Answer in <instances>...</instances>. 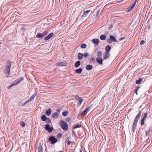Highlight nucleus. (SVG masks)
<instances>
[{"label": "nucleus", "mask_w": 152, "mask_h": 152, "mask_svg": "<svg viewBox=\"0 0 152 152\" xmlns=\"http://www.w3.org/2000/svg\"><path fill=\"white\" fill-rule=\"evenodd\" d=\"M45 129L46 130L48 131L49 133L51 132L53 129V128L50 127L49 125L48 124H46L45 125Z\"/></svg>", "instance_id": "0eeeda50"}, {"label": "nucleus", "mask_w": 152, "mask_h": 152, "mask_svg": "<svg viewBox=\"0 0 152 152\" xmlns=\"http://www.w3.org/2000/svg\"><path fill=\"white\" fill-rule=\"evenodd\" d=\"M59 125L61 127L64 131H66L68 129V125L65 121L61 120L59 122Z\"/></svg>", "instance_id": "f03ea898"}, {"label": "nucleus", "mask_w": 152, "mask_h": 152, "mask_svg": "<svg viewBox=\"0 0 152 152\" xmlns=\"http://www.w3.org/2000/svg\"><path fill=\"white\" fill-rule=\"evenodd\" d=\"M91 42L94 44L95 46H97L99 44V41L98 39H92Z\"/></svg>", "instance_id": "6e6552de"}, {"label": "nucleus", "mask_w": 152, "mask_h": 152, "mask_svg": "<svg viewBox=\"0 0 152 152\" xmlns=\"http://www.w3.org/2000/svg\"><path fill=\"white\" fill-rule=\"evenodd\" d=\"M102 55V52L101 51H98L97 53V58H102L101 57Z\"/></svg>", "instance_id": "4be33fe9"}, {"label": "nucleus", "mask_w": 152, "mask_h": 152, "mask_svg": "<svg viewBox=\"0 0 152 152\" xmlns=\"http://www.w3.org/2000/svg\"><path fill=\"white\" fill-rule=\"evenodd\" d=\"M23 79H24L23 77H21L20 78V79H19V80H20L21 81L22 80H23Z\"/></svg>", "instance_id": "6e6d98bb"}, {"label": "nucleus", "mask_w": 152, "mask_h": 152, "mask_svg": "<svg viewBox=\"0 0 152 152\" xmlns=\"http://www.w3.org/2000/svg\"><path fill=\"white\" fill-rule=\"evenodd\" d=\"M4 73L5 74L7 75H6V77H8L10 74V69L5 67V69L4 70Z\"/></svg>", "instance_id": "9d476101"}, {"label": "nucleus", "mask_w": 152, "mask_h": 152, "mask_svg": "<svg viewBox=\"0 0 152 152\" xmlns=\"http://www.w3.org/2000/svg\"><path fill=\"white\" fill-rule=\"evenodd\" d=\"M90 60L91 61L95 62V59L94 57H92L90 59Z\"/></svg>", "instance_id": "a18cd8bd"}, {"label": "nucleus", "mask_w": 152, "mask_h": 152, "mask_svg": "<svg viewBox=\"0 0 152 152\" xmlns=\"http://www.w3.org/2000/svg\"><path fill=\"white\" fill-rule=\"evenodd\" d=\"M100 10H98V11L97 12V14H96V15H97V16L98 15H100L102 13V12H100Z\"/></svg>", "instance_id": "37998d69"}, {"label": "nucleus", "mask_w": 152, "mask_h": 152, "mask_svg": "<svg viewBox=\"0 0 152 152\" xmlns=\"http://www.w3.org/2000/svg\"><path fill=\"white\" fill-rule=\"evenodd\" d=\"M31 100L30 99H28L27 100H26L25 102V103L24 104H23V105H22V106H23L24 105H25L26 104H27V103H28V102H30L31 101Z\"/></svg>", "instance_id": "c9c22d12"}, {"label": "nucleus", "mask_w": 152, "mask_h": 152, "mask_svg": "<svg viewBox=\"0 0 152 152\" xmlns=\"http://www.w3.org/2000/svg\"><path fill=\"white\" fill-rule=\"evenodd\" d=\"M81 126L82 125L81 124L75 125L73 127V129H75L77 128H80L81 127Z\"/></svg>", "instance_id": "7c9ffc66"}, {"label": "nucleus", "mask_w": 152, "mask_h": 152, "mask_svg": "<svg viewBox=\"0 0 152 152\" xmlns=\"http://www.w3.org/2000/svg\"><path fill=\"white\" fill-rule=\"evenodd\" d=\"M62 135V134L61 133H59L57 135V137L58 138H60L61 137Z\"/></svg>", "instance_id": "e433bc0d"}, {"label": "nucleus", "mask_w": 152, "mask_h": 152, "mask_svg": "<svg viewBox=\"0 0 152 152\" xmlns=\"http://www.w3.org/2000/svg\"><path fill=\"white\" fill-rule=\"evenodd\" d=\"M93 68V66L91 65H88L86 66V69L88 71L91 70Z\"/></svg>", "instance_id": "f3484780"}, {"label": "nucleus", "mask_w": 152, "mask_h": 152, "mask_svg": "<svg viewBox=\"0 0 152 152\" xmlns=\"http://www.w3.org/2000/svg\"><path fill=\"white\" fill-rule=\"evenodd\" d=\"M82 70L83 69L82 68H80L76 69L75 71V72L76 73L80 74L82 72Z\"/></svg>", "instance_id": "393cba45"}, {"label": "nucleus", "mask_w": 152, "mask_h": 152, "mask_svg": "<svg viewBox=\"0 0 152 152\" xmlns=\"http://www.w3.org/2000/svg\"><path fill=\"white\" fill-rule=\"evenodd\" d=\"M141 120H142V121H145V120H146V118H144L143 117Z\"/></svg>", "instance_id": "5fc2aeb1"}, {"label": "nucleus", "mask_w": 152, "mask_h": 152, "mask_svg": "<svg viewBox=\"0 0 152 152\" xmlns=\"http://www.w3.org/2000/svg\"><path fill=\"white\" fill-rule=\"evenodd\" d=\"M48 31H45L42 33H38L36 36V37L38 38L43 39L47 35Z\"/></svg>", "instance_id": "20e7f679"}, {"label": "nucleus", "mask_w": 152, "mask_h": 152, "mask_svg": "<svg viewBox=\"0 0 152 152\" xmlns=\"http://www.w3.org/2000/svg\"><path fill=\"white\" fill-rule=\"evenodd\" d=\"M111 49V47L110 46L107 45L106 47L105 50L106 52L108 53L109 52Z\"/></svg>", "instance_id": "b1692460"}, {"label": "nucleus", "mask_w": 152, "mask_h": 152, "mask_svg": "<svg viewBox=\"0 0 152 152\" xmlns=\"http://www.w3.org/2000/svg\"><path fill=\"white\" fill-rule=\"evenodd\" d=\"M47 118V117L45 115H42L41 117V120L43 121H46Z\"/></svg>", "instance_id": "a878e982"}, {"label": "nucleus", "mask_w": 152, "mask_h": 152, "mask_svg": "<svg viewBox=\"0 0 152 152\" xmlns=\"http://www.w3.org/2000/svg\"><path fill=\"white\" fill-rule=\"evenodd\" d=\"M100 38L101 40H104L106 39V36L104 35H101L100 37Z\"/></svg>", "instance_id": "bb28decb"}, {"label": "nucleus", "mask_w": 152, "mask_h": 152, "mask_svg": "<svg viewBox=\"0 0 152 152\" xmlns=\"http://www.w3.org/2000/svg\"><path fill=\"white\" fill-rule=\"evenodd\" d=\"M37 149L39 152H43L42 147L41 143H39Z\"/></svg>", "instance_id": "dca6fc26"}, {"label": "nucleus", "mask_w": 152, "mask_h": 152, "mask_svg": "<svg viewBox=\"0 0 152 152\" xmlns=\"http://www.w3.org/2000/svg\"><path fill=\"white\" fill-rule=\"evenodd\" d=\"M142 81V79L141 78H140L139 80H136V83L137 84H140Z\"/></svg>", "instance_id": "c85d7f7f"}, {"label": "nucleus", "mask_w": 152, "mask_h": 152, "mask_svg": "<svg viewBox=\"0 0 152 152\" xmlns=\"http://www.w3.org/2000/svg\"><path fill=\"white\" fill-rule=\"evenodd\" d=\"M148 113H147L146 112L144 114V116H143V118L146 119V118H147V115H148Z\"/></svg>", "instance_id": "c03bdc74"}, {"label": "nucleus", "mask_w": 152, "mask_h": 152, "mask_svg": "<svg viewBox=\"0 0 152 152\" xmlns=\"http://www.w3.org/2000/svg\"><path fill=\"white\" fill-rule=\"evenodd\" d=\"M82 152V150L81 149H80V152Z\"/></svg>", "instance_id": "680f3d73"}, {"label": "nucleus", "mask_w": 152, "mask_h": 152, "mask_svg": "<svg viewBox=\"0 0 152 152\" xmlns=\"http://www.w3.org/2000/svg\"><path fill=\"white\" fill-rule=\"evenodd\" d=\"M54 35V34L53 32L49 34L48 36L44 38V40L47 41L50 38L52 37Z\"/></svg>", "instance_id": "9b49d317"}, {"label": "nucleus", "mask_w": 152, "mask_h": 152, "mask_svg": "<svg viewBox=\"0 0 152 152\" xmlns=\"http://www.w3.org/2000/svg\"><path fill=\"white\" fill-rule=\"evenodd\" d=\"M140 124L141 126L144 125L145 124V121L141 120Z\"/></svg>", "instance_id": "58836bf2"}, {"label": "nucleus", "mask_w": 152, "mask_h": 152, "mask_svg": "<svg viewBox=\"0 0 152 152\" xmlns=\"http://www.w3.org/2000/svg\"><path fill=\"white\" fill-rule=\"evenodd\" d=\"M109 37L110 38H108L107 39L108 43H111L112 42H115L117 41L116 39L113 35H110Z\"/></svg>", "instance_id": "7ed1b4c3"}, {"label": "nucleus", "mask_w": 152, "mask_h": 152, "mask_svg": "<svg viewBox=\"0 0 152 152\" xmlns=\"http://www.w3.org/2000/svg\"><path fill=\"white\" fill-rule=\"evenodd\" d=\"M142 111H139L138 114L136 115L135 118L134 120L132 126V130L133 132H134L137 128V124L138 121L140 118L141 114Z\"/></svg>", "instance_id": "f257e3e1"}, {"label": "nucleus", "mask_w": 152, "mask_h": 152, "mask_svg": "<svg viewBox=\"0 0 152 152\" xmlns=\"http://www.w3.org/2000/svg\"><path fill=\"white\" fill-rule=\"evenodd\" d=\"M52 110L50 108L48 109L45 112V114L48 116H50L51 114Z\"/></svg>", "instance_id": "2eb2a0df"}, {"label": "nucleus", "mask_w": 152, "mask_h": 152, "mask_svg": "<svg viewBox=\"0 0 152 152\" xmlns=\"http://www.w3.org/2000/svg\"><path fill=\"white\" fill-rule=\"evenodd\" d=\"M68 114V112L67 111H65L64 112L62 113V115L64 116H66Z\"/></svg>", "instance_id": "72a5a7b5"}, {"label": "nucleus", "mask_w": 152, "mask_h": 152, "mask_svg": "<svg viewBox=\"0 0 152 152\" xmlns=\"http://www.w3.org/2000/svg\"><path fill=\"white\" fill-rule=\"evenodd\" d=\"M138 90L137 89H135L134 91L135 93H136V94L137 95L138 94L137 92Z\"/></svg>", "instance_id": "864d4df0"}, {"label": "nucleus", "mask_w": 152, "mask_h": 152, "mask_svg": "<svg viewBox=\"0 0 152 152\" xmlns=\"http://www.w3.org/2000/svg\"><path fill=\"white\" fill-rule=\"evenodd\" d=\"M148 129L145 131V134L146 136H148L150 134L151 131H152V126H148Z\"/></svg>", "instance_id": "423d86ee"}, {"label": "nucleus", "mask_w": 152, "mask_h": 152, "mask_svg": "<svg viewBox=\"0 0 152 152\" xmlns=\"http://www.w3.org/2000/svg\"><path fill=\"white\" fill-rule=\"evenodd\" d=\"M123 0H121L120 1V2H121V1H122Z\"/></svg>", "instance_id": "338daca9"}, {"label": "nucleus", "mask_w": 152, "mask_h": 152, "mask_svg": "<svg viewBox=\"0 0 152 152\" xmlns=\"http://www.w3.org/2000/svg\"><path fill=\"white\" fill-rule=\"evenodd\" d=\"M48 140L51 142L52 144H54L57 142V139L55 138L53 136H51L48 138Z\"/></svg>", "instance_id": "39448f33"}, {"label": "nucleus", "mask_w": 152, "mask_h": 152, "mask_svg": "<svg viewBox=\"0 0 152 152\" xmlns=\"http://www.w3.org/2000/svg\"><path fill=\"white\" fill-rule=\"evenodd\" d=\"M86 111H87V112H88L89 111L88 110V109L87 108L86 109Z\"/></svg>", "instance_id": "bf43d9fd"}, {"label": "nucleus", "mask_w": 152, "mask_h": 152, "mask_svg": "<svg viewBox=\"0 0 152 152\" xmlns=\"http://www.w3.org/2000/svg\"><path fill=\"white\" fill-rule=\"evenodd\" d=\"M45 121L46 123L49 124L51 123V121L49 118H47L46 121Z\"/></svg>", "instance_id": "473e14b6"}, {"label": "nucleus", "mask_w": 152, "mask_h": 152, "mask_svg": "<svg viewBox=\"0 0 152 152\" xmlns=\"http://www.w3.org/2000/svg\"><path fill=\"white\" fill-rule=\"evenodd\" d=\"M60 111V110L59 109H56V111L57 112L59 113Z\"/></svg>", "instance_id": "603ef678"}, {"label": "nucleus", "mask_w": 152, "mask_h": 152, "mask_svg": "<svg viewBox=\"0 0 152 152\" xmlns=\"http://www.w3.org/2000/svg\"><path fill=\"white\" fill-rule=\"evenodd\" d=\"M96 61L98 64H102L103 63V60L102 58H96Z\"/></svg>", "instance_id": "4468645a"}, {"label": "nucleus", "mask_w": 152, "mask_h": 152, "mask_svg": "<svg viewBox=\"0 0 152 152\" xmlns=\"http://www.w3.org/2000/svg\"><path fill=\"white\" fill-rule=\"evenodd\" d=\"M65 121L68 122H69L71 121V119L69 117H68L66 118Z\"/></svg>", "instance_id": "f704fd0d"}, {"label": "nucleus", "mask_w": 152, "mask_h": 152, "mask_svg": "<svg viewBox=\"0 0 152 152\" xmlns=\"http://www.w3.org/2000/svg\"><path fill=\"white\" fill-rule=\"evenodd\" d=\"M109 56V54L108 53L106 52L103 56L104 59V60L107 58Z\"/></svg>", "instance_id": "c756f323"}, {"label": "nucleus", "mask_w": 152, "mask_h": 152, "mask_svg": "<svg viewBox=\"0 0 152 152\" xmlns=\"http://www.w3.org/2000/svg\"><path fill=\"white\" fill-rule=\"evenodd\" d=\"M58 152H64V151H60Z\"/></svg>", "instance_id": "e2e57ef3"}, {"label": "nucleus", "mask_w": 152, "mask_h": 152, "mask_svg": "<svg viewBox=\"0 0 152 152\" xmlns=\"http://www.w3.org/2000/svg\"><path fill=\"white\" fill-rule=\"evenodd\" d=\"M93 106H94V105H90L89 107H88L87 108V109H88V110H90L91 109L93 108H94Z\"/></svg>", "instance_id": "79ce46f5"}, {"label": "nucleus", "mask_w": 152, "mask_h": 152, "mask_svg": "<svg viewBox=\"0 0 152 152\" xmlns=\"http://www.w3.org/2000/svg\"><path fill=\"white\" fill-rule=\"evenodd\" d=\"M87 113V112L86 111V110H84L83 112V114L84 115H85L86 114V113Z\"/></svg>", "instance_id": "09e8293b"}, {"label": "nucleus", "mask_w": 152, "mask_h": 152, "mask_svg": "<svg viewBox=\"0 0 152 152\" xmlns=\"http://www.w3.org/2000/svg\"><path fill=\"white\" fill-rule=\"evenodd\" d=\"M83 57V54L80 53H78V58L79 60H80L82 59Z\"/></svg>", "instance_id": "6ab92c4d"}, {"label": "nucleus", "mask_w": 152, "mask_h": 152, "mask_svg": "<svg viewBox=\"0 0 152 152\" xmlns=\"http://www.w3.org/2000/svg\"><path fill=\"white\" fill-rule=\"evenodd\" d=\"M86 111H87V112H88L89 111L88 110V109L87 108L86 109Z\"/></svg>", "instance_id": "052dcab7"}, {"label": "nucleus", "mask_w": 152, "mask_h": 152, "mask_svg": "<svg viewBox=\"0 0 152 152\" xmlns=\"http://www.w3.org/2000/svg\"><path fill=\"white\" fill-rule=\"evenodd\" d=\"M71 142L70 141H69V140H68L67 142V144L68 145H70L71 144Z\"/></svg>", "instance_id": "3c124183"}, {"label": "nucleus", "mask_w": 152, "mask_h": 152, "mask_svg": "<svg viewBox=\"0 0 152 152\" xmlns=\"http://www.w3.org/2000/svg\"><path fill=\"white\" fill-rule=\"evenodd\" d=\"M145 43V41L144 40H142L140 42V44L141 45H142L144 44Z\"/></svg>", "instance_id": "49530a36"}, {"label": "nucleus", "mask_w": 152, "mask_h": 152, "mask_svg": "<svg viewBox=\"0 0 152 152\" xmlns=\"http://www.w3.org/2000/svg\"><path fill=\"white\" fill-rule=\"evenodd\" d=\"M110 27H111V28H112V26H110Z\"/></svg>", "instance_id": "774afa93"}, {"label": "nucleus", "mask_w": 152, "mask_h": 152, "mask_svg": "<svg viewBox=\"0 0 152 152\" xmlns=\"http://www.w3.org/2000/svg\"><path fill=\"white\" fill-rule=\"evenodd\" d=\"M86 47V45L85 44H82L80 45V47L83 48H85Z\"/></svg>", "instance_id": "2f4dec72"}, {"label": "nucleus", "mask_w": 152, "mask_h": 152, "mask_svg": "<svg viewBox=\"0 0 152 152\" xmlns=\"http://www.w3.org/2000/svg\"><path fill=\"white\" fill-rule=\"evenodd\" d=\"M90 12V10H87L86 11H85L83 14L82 15V17H86L88 13Z\"/></svg>", "instance_id": "cd10ccee"}, {"label": "nucleus", "mask_w": 152, "mask_h": 152, "mask_svg": "<svg viewBox=\"0 0 152 152\" xmlns=\"http://www.w3.org/2000/svg\"><path fill=\"white\" fill-rule=\"evenodd\" d=\"M71 80H75V79H72Z\"/></svg>", "instance_id": "69168bd1"}, {"label": "nucleus", "mask_w": 152, "mask_h": 152, "mask_svg": "<svg viewBox=\"0 0 152 152\" xmlns=\"http://www.w3.org/2000/svg\"><path fill=\"white\" fill-rule=\"evenodd\" d=\"M134 5H132V6H130L127 9V11L128 12H130L134 8Z\"/></svg>", "instance_id": "5701e85b"}, {"label": "nucleus", "mask_w": 152, "mask_h": 152, "mask_svg": "<svg viewBox=\"0 0 152 152\" xmlns=\"http://www.w3.org/2000/svg\"><path fill=\"white\" fill-rule=\"evenodd\" d=\"M21 82L20 80H19V79H18L15 80L12 84L13 85H16L19 84Z\"/></svg>", "instance_id": "a211bd4d"}, {"label": "nucleus", "mask_w": 152, "mask_h": 152, "mask_svg": "<svg viewBox=\"0 0 152 152\" xmlns=\"http://www.w3.org/2000/svg\"><path fill=\"white\" fill-rule=\"evenodd\" d=\"M140 88V87L139 86H138L137 87V88L136 89L137 90H138V89L139 88Z\"/></svg>", "instance_id": "4d7b16f0"}, {"label": "nucleus", "mask_w": 152, "mask_h": 152, "mask_svg": "<svg viewBox=\"0 0 152 152\" xmlns=\"http://www.w3.org/2000/svg\"><path fill=\"white\" fill-rule=\"evenodd\" d=\"M66 63L65 62H58L57 64V66H66Z\"/></svg>", "instance_id": "ddd939ff"}, {"label": "nucleus", "mask_w": 152, "mask_h": 152, "mask_svg": "<svg viewBox=\"0 0 152 152\" xmlns=\"http://www.w3.org/2000/svg\"><path fill=\"white\" fill-rule=\"evenodd\" d=\"M12 65V62L10 61H8L7 63V66H6L5 67L9 68L10 69L11 66Z\"/></svg>", "instance_id": "aec40b11"}, {"label": "nucleus", "mask_w": 152, "mask_h": 152, "mask_svg": "<svg viewBox=\"0 0 152 152\" xmlns=\"http://www.w3.org/2000/svg\"><path fill=\"white\" fill-rule=\"evenodd\" d=\"M81 64V62L79 61H76L75 64V68L78 67Z\"/></svg>", "instance_id": "412c9836"}, {"label": "nucleus", "mask_w": 152, "mask_h": 152, "mask_svg": "<svg viewBox=\"0 0 152 152\" xmlns=\"http://www.w3.org/2000/svg\"><path fill=\"white\" fill-rule=\"evenodd\" d=\"M88 55V53H85L84 54H83V57H84V58H86Z\"/></svg>", "instance_id": "ea45409f"}, {"label": "nucleus", "mask_w": 152, "mask_h": 152, "mask_svg": "<svg viewBox=\"0 0 152 152\" xmlns=\"http://www.w3.org/2000/svg\"><path fill=\"white\" fill-rule=\"evenodd\" d=\"M59 114L58 113H54L52 115V117L53 118H57L59 116Z\"/></svg>", "instance_id": "f8f14e48"}, {"label": "nucleus", "mask_w": 152, "mask_h": 152, "mask_svg": "<svg viewBox=\"0 0 152 152\" xmlns=\"http://www.w3.org/2000/svg\"><path fill=\"white\" fill-rule=\"evenodd\" d=\"M13 86H14L12 84L8 87V89H10Z\"/></svg>", "instance_id": "de8ad7c7"}, {"label": "nucleus", "mask_w": 152, "mask_h": 152, "mask_svg": "<svg viewBox=\"0 0 152 152\" xmlns=\"http://www.w3.org/2000/svg\"><path fill=\"white\" fill-rule=\"evenodd\" d=\"M136 2L135 1H134V3H133V4L132 5H134V6H135V4H136Z\"/></svg>", "instance_id": "13d9d810"}, {"label": "nucleus", "mask_w": 152, "mask_h": 152, "mask_svg": "<svg viewBox=\"0 0 152 152\" xmlns=\"http://www.w3.org/2000/svg\"><path fill=\"white\" fill-rule=\"evenodd\" d=\"M75 99L77 101L79 102V104H78L79 105H80L84 100L81 97L77 95L75 96Z\"/></svg>", "instance_id": "1a4fd4ad"}, {"label": "nucleus", "mask_w": 152, "mask_h": 152, "mask_svg": "<svg viewBox=\"0 0 152 152\" xmlns=\"http://www.w3.org/2000/svg\"><path fill=\"white\" fill-rule=\"evenodd\" d=\"M125 38V37L121 38L119 39V41H120L122 40H123V39H124Z\"/></svg>", "instance_id": "8fccbe9b"}, {"label": "nucleus", "mask_w": 152, "mask_h": 152, "mask_svg": "<svg viewBox=\"0 0 152 152\" xmlns=\"http://www.w3.org/2000/svg\"><path fill=\"white\" fill-rule=\"evenodd\" d=\"M20 125L22 127H24L25 126V123L23 121L20 122Z\"/></svg>", "instance_id": "4c0bfd02"}, {"label": "nucleus", "mask_w": 152, "mask_h": 152, "mask_svg": "<svg viewBox=\"0 0 152 152\" xmlns=\"http://www.w3.org/2000/svg\"><path fill=\"white\" fill-rule=\"evenodd\" d=\"M36 95L34 94L30 98V99L31 101L32 100L35 96Z\"/></svg>", "instance_id": "a19ab883"}, {"label": "nucleus", "mask_w": 152, "mask_h": 152, "mask_svg": "<svg viewBox=\"0 0 152 152\" xmlns=\"http://www.w3.org/2000/svg\"><path fill=\"white\" fill-rule=\"evenodd\" d=\"M137 0H135V1L136 2H137Z\"/></svg>", "instance_id": "0e129e2a"}]
</instances>
